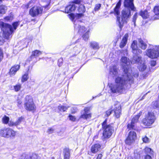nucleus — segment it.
<instances>
[{"mask_svg": "<svg viewBox=\"0 0 159 159\" xmlns=\"http://www.w3.org/2000/svg\"><path fill=\"white\" fill-rule=\"evenodd\" d=\"M110 71L114 75L118 74L117 69L115 65H114L110 69Z\"/></svg>", "mask_w": 159, "mask_h": 159, "instance_id": "32", "label": "nucleus"}, {"mask_svg": "<svg viewBox=\"0 0 159 159\" xmlns=\"http://www.w3.org/2000/svg\"><path fill=\"white\" fill-rule=\"evenodd\" d=\"M21 88V85L20 83L16 84L13 86L14 90L16 92L20 91Z\"/></svg>", "mask_w": 159, "mask_h": 159, "instance_id": "33", "label": "nucleus"}, {"mask_svg": "<svg viewBox=\"0 0 159 159\" xmlns=\"http://www.w3.org/2000/svg\"><path fill=\"white\" fill-rule=\"evenodd\" d=\"M137 15L138 13L137 12H136L134 15L133 17V21L134 23H135L136 21V20L137 18Z\"/></svg>", "mask_w": 159, "mask_h": 159, "instance_id": "51", "label": "nucleus"}, {"mask_svg": "<svg viewBox=\"0 0 159 159\" xmlns=\"http://www.w3.org/2000/svg\"><path fill=\"white\" fill-rule=\"evenodd\" d=\"M102 129L103 131L102 137L104 139H109L114 131V127L113 123L108 124L107 119L106 118L101 123Z\"/></svg>", "mask_w": 159, "mask_h": 159, "instance_id": "4", "label": "nucleus"}, {"mask_svg": "<svg viewBox=\"0 0 159 159\" xmlns=\"http://www.w3.org/2000/svg\"><path fill=\"white\" fill-rule=\"evenodd\" d=\"M68 107L64 106L62 105H59L58 107V109L59 111L61 112H64L66 111L68 108Z\"/></svg>", "mask_w": 159, "mask_h": 159, "instance_id": "35", "label": "nucleus"}, {"mask_svg": "<svg viewBox=\"0 0 159 159\" xmlns=\"http://www.w3.org/2000/svg\"><path fill=\"white\" fill-rule=\"evenodd\" d=\"M0 28L3 32L4 39L9 40L11 37V35L13 32L11 25L5 23L0 20Z\"/></svg>", "mask_w": 159, "mask_h": 159, "instance_id": "5", "label": "nucleus"}, {"mask_svg": "<svg viewBox=\"0 0 159 159\" xmlns=\"http://www.w3.org/2000/svg\"><path fill=\"white\" fill-rule=\"evenodd\" d=\"M0 55L3 56V53L2 48L0 47Z\"/></svg>", "mask_w": 159, "mask_h": 159, "instance_id": "61", "label": "nucleus"}, {"mask_svg": "<svg viewBox=\"0 0 159 159\" xmlns=\"http://www.w3.org/2000/svg\"><path fill=\"white\" fill-rule=\"evenodd\" d=\"M13 19V16L11 15L7 16L4 17V19L5 21H9Z\"/></svg>", "mask_w": 159, "mask_h": 159, "instance_id": "40", "label": "nucleus"}, {"mask_svg": "<svg viewBox=\"0 0 159 159\" xmlns=\"http://www.w3.org/2000/svg\"><path fill=\"white\" fill-rule=\"evenodd\" d=\"M150 63L151 66H154L156 65V61L152 60L150 61Z\"/></svg>", "mask_w": 159, "mask_h": 159, "instance_id": "54", "label": "nucleus"}, {"mask_svg": "<svg viewBox=\"0 0 159 159\" xmlns=\"http://www.w3.org/2000/svg\"><path fill=\"white\" fill-rule=\"evenodd\" d=\"M90 110V107H85L83 110L84 112L80 116L79 119H82L87 120L88 119L91 118L92 117V113H88Z\"/></svg>", "mask_w": 159, "mask_h": 159, "instance_id": "15", "label": "nucleus"}, {"mask_svg": "<svg viewBox=\"0 0 159 159\" xmlns=\"http://www.w3.org/2000/svg\"><path fill=\"white\" fill-rule=\"evenodd\" d=\"M127 128L128 130H133L135 131L138 130L136 125L131 121L127 124Z\"/></svg>", "mask_w": 159, "mask_h": 159, "instance_id": "22", "label": "nucleus"}, {"mask_svg": "<svg viewBox=\"0 0 159 159\" xmlns=\"http://www.w3.org/2000/svg\"><path fill=\"white\" fill-rule=\"evenodd\" d=\"M133 76L134 77H138L139 76V73L137 72L135 73H133Z\"/></svg>", "mask_w": 159, "mask_h": 159, "instance_id": "60", "label": "nucleus"}, {"mask_svg": "<svg viewBox=\"0 0 159 159\" xmlns=\"http://www.w3.org/2000/svg\"><path fill=\"white\" fill-rule=\"evenodd\" d=\"M71 150L68 147H65L63 149V159H70Z\"/></svg>", "mask_w": 159, "mask_h": 159, "instance_id": "18", "label": "nucleus"}, {"mask_svg": "<svg viewBox=\"0 0 159 159\" xmlns=\"http://www.w3.org/2000/svg\"><path fill=\"white\" fill-rule=\"evenodd\" d=\"M9 120L10 119L9 117L7 116L6 115H5L2 118V122L4 124H7L8 123Z\"/></svg>", "mask_w": 159, "mask_h": 159, "instance_id": "34", "label": "nucleus"}, {"mask_svg": "<svg viewBox=\"0 0 159 159\" xmlns=\"http://www.w3.org/2000/svg\"><path fill=\"white\" fill-rule=\"evenodd\" d=\"M68 16L70 19L72 21H73L75 18V15L74 14L71 12L68 15Z\"/></svg>", "mask_w": 159, "mask_h": 159, "instance_id": "44", "label": "nucleus"}, {"mask_svg": "<svg viewBox=\"0 0 159 159\" xmlns=\"http://www.w3.org/2000/svg\"><path fill=\"white\" fill-rule=\"evenodd\" d=\"M83 3L81 2L80 4H77L78 6L77 7V10L79 13L84 14L86 11V8L84 5L82 4Z\"/></svg>", "mask_w": 159, "mask_h": 159, "instance_id": "24", "label": "nucleus"}, {"mask_svg": "<svg viewBox=\"0 0 159 159\" xmlns=\"http://www.w3.org/2000/svg\"><path fill=\"white\" fill-rule=\"evenodd\" d=\"M8 125L10 127H13V126H17L16 125V122H13L12 121H10V122L8 123Z\"/></svg>", "mask_w": 159, "mask_h": 159, "instance_id": "52", "label": "nucleus"}, {"mask_svg": "<svg viewBox=\"0 0 159 159\" xmlns=\"http://www.w3.org/2000/svg\"><path fill=\"white\" fill-rule=\"evenodd\" d=\"M153 11L155 15L157 16V18L159 19V6H155L153 7Z\"/></svg>", "mask_w": 159, "mask_h": 159, "instance_id": "29", "label": "nucleus"}, {"mask_svg": "<svg viewBox=\"0 0 159 159\" xmlns=\"http://www.w3.org/2000/svg\"><path fill=\"white\" fill-rule=\"evenodd\" d=\"M103 157V155L102 153H99L97 155L96 159H102Z\"/></svg>", "mask_w": 159, "mask_h": 159, "instance_id": "58", "label": "nucleus"}, {"mask_svg": "<svg viewBox=\"0 0 159 159\" xmlns=\"http://www.w3.org/2000/svg\"><path fill=\"white\" fill-rule=\"evenodd\" d=\"M90 47L94 49H98L99 46L98 43L96 42H91L90 43Z\"/></svg>", "mask_w": 159, "mask_h": 159, "instance_id": "30", "label": "nucleus"}, {"mask_svg": "<svg viewBox=\"0 0 159 159\" xmlns=\"http://www.w3.org/2000/svg\"><path fill=\"white\" fill-rule=\"evenodd\" d=\"M43 7L40 4L34 5L29 9V14L33 17L41 16L43 11Z\"/></svg>", "mask_w": 159, "mask_h": 159, "instance_id": "8", "label": "nucleus"}, {"mask_svg": "<svg viewBox=\"0 0 159 159\" xmlns=\"http://www.w3.org/2000/svg\"><path fill=\"white\" fill-rule=\"evenodd\" d=\"M54 130V129L52 128L51 127L49 128L47 131V132L48 134H52Z\"/></svg>", "mask_w": 159, "mask_h": 159, "instance_id": "53", "label": "nucleus"}, {"mask_svg": "<svg viewBox=\"0 0 159 159\" xmlns=\"http://www.w3.org/2000/svg\"><path fill=\"white\" fill-rule=\"evenodd\" d=\"M24 119V117L22 116L19 117L16 121L17 125H19L21 122Z\"/></svg>", "mask_w": 159, "mask_h": 159, "instance_id": "43", "label": "nucleus"}, {"mask_svg": "<svg viewBox=\"0 0 159 159\" xmlns=\"http://www.w3.org/2000/svg\"><path fill=\"white\" fill-rule=\"evenodd\" d=\"M147 68V66L143 64L142 67L140 68V70L141 71H144Z\"/></svg>", "mask_w": 159, "mask_h": 159, "instance_id": "56", "label": "nucleus"}, {"mask_svg": "<svg viewBox=\"0 0 159 159\" xmlns=\"http://www.w3.org/2000/svg\"><path fill=\"white\" fill-rule=\"evenodd\" d=\"M32 68V66H29L28 67V70L25 73L22 75L21 77V82L22 83H23L27 81L29 78V73L30 72V68Z\"/></svg>", "mask_w": 159, "mask_h": 159, "instance_id": "20", "label": "nucleus"}, {"mask_svg": "<svg viewBox=\"0 0 159 159\" xmlns=\"http://www.w3.org/2000/svg\"><path fill=\"white\" fill-rule=\"evenodd\" d=\"M78 33L81 35L86 32L88 30L84 26L79 25L78 27Z\"/></svg>", "mask_w": 159, "mask_h": 159, "instance_id": "26", "label": "nucleus"}, {"mask_svg": "<svg viewBox=\"0 0 159 159\" xmlns=\"http://www.w3.org/2000/svg\"><path fill=\"white\" fill-rule=\"evenodd\" d=\"M83 2V0H73L70 2L69 4L66 7L65 12L67 13L75 12L77 7L76 5Z\"/></svg>", "mask_w": 159, "mask_h": 159, "instance_id": "9", "label": "nucleus"}, {"mask_svg": "<svg viewBox=\"0 0 159 159\" xmlns=\"http://www.w3.org/2000/svg\"><path fill=\"white\" fill-rule=\"evenodd\" d=\"M152 156L150 155H146L144 156V159H152Z\"/></svg>", "mask_w": 159, "mask_h": 159, "instance_id": "57", "label": "nucleus"}, {"mask_svg": "<svg viewBox=\"0 0 159 159\" xmlns=\"http://www.w3.org/2000/svg\"><path fill=\"white\" fill-rule=\"evenodd\" d=\"M142 59V57H138L135 59V61L136 62L139 63L141 61Z\"/></svg>", "mask_w": 159, "mask_h": 159, "instance_id": "59", "label": "nucleus"}, {"mask_svg": "<svg viewBox=\"0 0 159 159\" xmlns=\"http://www.w3.org/2000/svg\"><path fill=\"white\" fill-rule=\"evenodd\" d=\"M137 139L136 132L134 131L130 130L124 142L126 145L130 146L134 143Z\"/></svg>", "mask_w": 159, "mask_h": 159, "instance_id": "10", "label": "nucleus"}, {"mask_svg": "<svg viewBox=\"0 0 159 159\" xmlns=\"http://www.w3.org/2000/svg\"><path fill=\"white\" fill-rule=\"evenodd\" d=\"M24 106L25 109L27 111L34 113L36 111V107L32 96L27 95L25 97Z\"/></svg>", "mask_w": 159, "mask_h": 159, "instance_id": "6", "label": "nucleus"}, {"mask_svg": "<svg viewBox=\"0 0 159 159\" xmlns=\"http://www.w3.org/2000/svg\"><path fill=\"white\" fill-rule=\"evenodd\" d=\"M5 42L4 39L3 37L0 35V46L2 45Z\"/></svg>", "mask_w": 159, "mask_h": 159, "instance_id": "48", "label": "nucleus"}, {"mask_svg": "<svg viewBox=\"0 0 159 159\" xmlns=\"http://www.w3.org/2000/svg\"><path fill=\"white\" fill-rule=\"evenodd\" d=\"M140 43V48L143 50H145L147 47V45L145 43L141 38H139L138 39Z\"/></svg>", "mask_w": 159, "mask_h": 159, "instance_id": "27", "label": "nucleus"}, {"mask_svg": "<svg viewBox=\"0 0 159 159\" xmlns=\"http://www.w3.org/2000/svg\"><path fill=\"white\" fill-rule=\"evenodd\" d=\"M90 32V30H88L87 31H86V32L82 34V37L83 39L85 41H87L89 38V33Z\"/></svg>", "mask_w": 159, "mask_h": 159, "instance_id": "28", "label": "nucleus"}, {"mask_svg": "<svg viewBox=\"0 0 159 159\" xmlns=\"http://www.w3.org/2000/svg\"><path fill=\"white\" fill-rule=\"evenodd\" d=\"M134 0H124V6L127 9H124L121 12V19L119 16L120 14V9L121 4V0H119L114 8L113 11L110 12L111 14H114L116 17V21L118 22V26L121 30L124 23H127L129 19L131 16V10L133 11H136L134 3Z\"/></svg>", "mask_w": 159, "mask_h": 159, "instance_id": "1", "label": "nucleus"}, {"mask_svg": "<svg viewBox=\"0 0 159 159\" xmlns=\"http://www.w3.org/2000/svg\"><path fill=\"white\" fill-rule=\"evenodd\" d=\"M101 148V146L99 143L93 144L90 148V152L93 154L97 153L99 151Z\"/></svg>", "mask_w": 159, "mask_h": 159, "instance_id": "17", "label": "nucleus"}, {"mask_svg": "<svg viewBox=\"0 0 159 159\" xmlns=\"http://www.w3.org/2000/svg\"><path fill=\"white\" fill-rule=\"evenodd\" d=\"M115 107L113 109L114 114V116L117 119L119 118L121 115V107L120 102H116L114 105Z\"/></svg>", "mask_w": 159, "mask_h": 159, "instance_id": "14", "label": "nucleus"}, {"mask_svg": "<svg viewBox=\"0 0 159 159\" xmlns=\"http://www.w3.org/2000/svg\"><path fill=\"white\" fill-rule=\"evenodd\" d=\"M101 4L100 3L96 4L94 8V10L96 11H98L100 9L101 7Z\"/></svg>", "mask_w": 159, "mask_h": 159, "instance_id": "46", "label": "nucleus"}, {"mask_svg": "<svg viewBox=\"0 0 159 159\" xmlns=\"http://www.w3.org/2000/svg\"><path fill=\"white\" fill-rule=\"evenodd\" d=\"M151 111H148L141 120V123L146 128H150L156 120V115L159 113V100L153 102Z\"/></svg>", "mask_w": 159, "mask_h": 159, "instance_id": "3", "label": "nucleus"}, {"mask_svg": "<svg viewBox=\"0 0 159 159\" xmlns=\"http://www.w3.org/2000/svg\"><path fill=\"white\" fill-rule=\"evenodd\" d=\"M16 101H17V106L20 107H21V105H22V101H21V100L20 99H19V98H18L17 100H16Z\"/></svg>", "mask_w": 159, "mask_h": 159, "instance_id": "50", "label": "nucleus"}, {"mask_svg": "<svg viewBox=\"0 0 159 159\" xmlns=\"http://www.w3.org/2000/svg\"><path fill=\"white\" fill-rule=\"evenodd\" d=\"M39 155L36 153H33L29 156L28 159H39Z\"/></svg>", "mask_w": 159, "mask_h": 159, "instance_id": "38", "label": "nucleus"}, {"mask_svg": "<svg viewBox=\"0 0 159 159\" xmlns=\"http://www.w3.org/2000/svg\"><path fill=\"white\" fill-rule=\"evenodd\" d=\"M139 15L141 16L143 19L146 20L149 19L151 20H154L158 19L157 16L154 15L153 16H150L149 13L148 12L147 9L144 10H141L139 13Z\"/></svg>", "mask_w": 159, "mask_h": 159, "instance_id": "12", "label": "nucleus"}, {"mask_svg": "<svg viewBox=\"0 0 159 159\" xmlns=\"http://www.w3.org/2000/svg\"><path fill=\"white\" fill-rule=\"evenodd\" d=\"M142 76L143 78L145 79L147 76V74H143L142 75Z\"/></svg>", "mask_w": 159, "mask_h": 159, "instance_id": "62", "label": "nucleus"}, {"mask_svg": "<svg viewBox=\"0 0 159 159\" xmlns=\"http://www.w3.org/2000/svg\"><path fill=\"white\" fill-rule=\"evenodd\" d=\"M69 120L73 122L75 121L76 120V118L75 116L69 114L68 116Z\"/></svg>", "mask_w": 159, "mask_h": 159, "instance_id": "47", "label": "nucleus"}, {"mask_svg": "<svg viewBox=\"0 0 159 159\" xmlns=\"http://www.w3.org/2000/svg\"><path fill=\"white\" fill-rule=\"evenodd\" d=\"M142 140L144 143H148L149 142V138L146 136L142 137Z\"/></svg>", "mask_w": 159, "mask_h": 159, "instance_id": "45", "label": "nucleus"}, {"mask_svg": "<svg viewBox=\"0 0 159 159\" xmlns=\"http://www.w3.org/2000/svg\"><path fill=\"white\" fill-rule=\"evenodd\" d=\"M113 111V107L111 106L110 108L107 110L105 112V116L106 117H108L110 116L112 113Z\"/></svg>", "mask_w": 159, "mask_h": 159, "instance_id": "31", "label": "nucleus"}, {"mask_svg": "<svg viewBox=\"0 0 159 159\" xmlns=\"http://www.w3.org/2000/svg\"><path fill=\"white\" fill-rule=\"evenodd\" d=\"M32 3L31 1H30L29 2L26 4L24 5V8L25 9H28L30 7V6Z\"/></svg>", "mask_w": 159, "mask_h": 159, "instance_id": "49", "label": "nucleus"}, {"mask_svg": "<svg viewBox=\"0 0 159 159\" xmlns=\"http://www.w3.org/2000/svg\"><path fill=\"white\" fill-rule=\"evenodd\" d=\"M147 93H146L145 94H144L143 95V97H142V99H143L144 98V97L145 96V95Z\"/></svg>", "mask_w": 159, "mask_h": 159, "instance_id": "64", "label": "nucleus"}, {"mask_svg": "<svg viewBox=\"0 0 159 159\" xmlns=\"http://www.w3.org/2000/svg\"><path fill=\"white\" fill-rule=\"evenodd\" d=\"M17 131L9 127H4L0 129V136L4 138H14Z\"/></svg>", "mask_w": 159, "mask_h": 159, "instance_id": "7", "label": "nucleus"}, {"mask_svg": "<svg viewBox=\"0 0 159 159\" xmlns=\"http://www.w3.org/2000/svg\"><path fill=\"white\" fill-rule=\"evenodd\" d=\"M19 25V22L18 21H16L14 22L12 24V28L14 30H16Z\"/></svg>", "mask_w": 159, "mask_h": 159, "instance_id": "42", "label": "nucleus"}, {"mask_svg": "<svg viewBox=\"0 0 159 159\" xmlns=\"http://www.w3.org/2000/svg\"><path fill=\"white\" fill-rule=\"evenodd\" d=\"M143 113L142 111H140L137 115L132 118L131 122L135 123H138L139 121V119L140 117L143 115Z\"/></svg>", "mask_w": 159, "mask_h": 159, "instance_id": "23", "label": "nucleus"}, {"mask_svg": "<svg viewBox=\"0 0 159 159\" xmlns=\"http://www.w3.org/2000/svg\"><path fill=\"white\" fill-rule=\"evenodd\" d=\"M134 157L135 159H139L140 158V152L137 150H135L134 152Z\"/></svg>", "mask_w": 159, "mask_h": 159, "instance_id": "39", "label": "nucleus"}, {"mask_svg": "<svg viewBox=\"0 0 159 159\" xmlns=\"http://www.w3.org/2000/svg\"><path fill=\"white\" fill-rule=\"evenodd\" d=\"M76 111H77L76 110H74V111H71V113L72 114H75V113H76Z\"/></svg>", "mask_w": 159, "mask_h": 159, "instance_id": "63", "label": "nucleus"}, {"mask_svg": "<svg viewBox=\"0 0 159 159\" xmlns=\"http://www.w3.org/2000/svg\"><path fill=\"white\" fill-rule=\"evenodd\" d=\"M143 151L146 155L148 154L151 156H153L154 152L151 148L146 146L144 148Z\"/></svg>", "mask_w": 159, "mask_h": 159, "instance_id": "25", "label": "nucleus"}, {"mask_svg": "<svg viewBox=\"0 0 159 159\" xmlns=\"http://www.w3.org/2000/svg\"><path fill=\"white\" fill-rule=\"evenodd\" d=\"M20 65H14L12 66L8 72V74L11 77L15 75L17 71L20 69Z\"/></svg>", "mask_w": 159, "mask_h": 159, "instance_id": "16", "label": "nucleus"}, {"mask_svg": "<svg viewBox=\"0 0 159 159\" xmlns=\"http://www.w3.org/2000/svg\"><path fill=\"white\" fill-rule=\"evenodd\" d=\"M21 158L19 159H28V156L23 154L21 156Z\"/></svg>", "mask_w": 159, "mask_h": 159, "instance_id": "55", "label": "nucleus"}, {"mask_svg": "<svg viewBox=\"0 0 159 159\" xmlns=\"http://www.w3.org/2000/svg\"><path fill=\"white\" fill-rule=\"evenodd\" d=\"M6 7L5 6L2 5H0V15H2L6 13Z\"/></svg>", "mask_w": 159, "mask_h": 159, "instance_id": "36", "label": "nucleus"}, {"mask_svg": "<svg viewBox=\"0 0 159 159\" xmlns=\"http://www.w3.org/2000/svg\"><path fill=\"white\" fill-rule=\"evenodd\" d=\"M84 14L80 13H76L75 15V18L76 19H78L84 17Z\"/></svg>", "mask_w": 159, "mask_h": 159, "instance_id": "41", "label": "nucleus"}, {"mask_svg": "<svg viewBox=\"0 0 159 159\" xmlns=\"http://www.w3.org/2000/svg\"><path fill=\"white\" fill-rule=\"evenodd\" d=\"M146 55L149 58L153 59L159 57V51L155 48H150L147 50Z\"/></svg>", "mask_w": 159, "mask_h": 159, "instance_id": "13", "label": "nucleus"}, {"mask_svg": "<svg viewBox=\"0 0 159 159\" xmlns=\"http://www.w3.org/2000/svg\"><path fill=\"white\" fill-rule=\"evenodd\" d=\"M120 61L122 64L126 65H127V66H128L127 65L128 60L126 57H122L121 58Z\"/></svg>", "mask_w": 159, "mask_h": 159, "instance_id": "37", "label": "nucleus"}, {"mask_svg": "<svg viewBox=\"0 0 159 159\" xmlns=\"http://www.w3.org/2000/svg\"><path fill=\"white\" fill-rule=\"evenodd\" d=\"M128 37V33L125 34L120 41L119 47L121 48H123L126 44Z\"/></svg>", "mask_w": 159, "mask_h": 159, "instance_id": "19", "label": "nucleus"}, {"mask_svg": "<svg viewBox=\"0 0 159 159\" xmlns=\"http://www.w3.org/2000/svg\"><path fill=\"white\" fill-rule=\"evenodd\" d=\"M123 72L126 75L127 77V79H125L124 75L122 77L117 76L115 79V84H111L109 86L110 90L111 93H122L123 90L125 89L124 86L126 85V82L129 81V84L130 85L134 83V79L133 78H129L128 74L129 68L126 67L125 66H123Z\"/></svg>", "mask_w": 159, "mask_h": 159, "instance_id": "2", "label": "nucleus"}, {"mask_svg": "<svg viewBox=\"0 0 159 159\" xmlns=\"http://www.w3.org/2000/svg\"><path fill=\"white\" fill-rule=\"evenodd\" d=\"M130 48L132 52L135 56H137L142 52V51L139 48L137 41L136 40H134L132 41Z\"/></svg>", "mask_w": 159, "mask_h": 159, "instance_id": "11", "label": "nucleus"}, {"mask_svg": "<svg viewBox=\"0 0 159 159\" xmlns=\"http://www.w3.org/2000/svg\"><path fill=\"white\" fill-rule=\"evenodd\" d=\"M42 52L41 51L37 50H35L33 51L32 52L31 55L30 56L29 59L30 61H31L34 58H36L38 57L41 54Z\"/></svg>", "mask_w": 159, "mask_h": 159, "instance_id": "21", "label": "nucleus"}]
</instances>
